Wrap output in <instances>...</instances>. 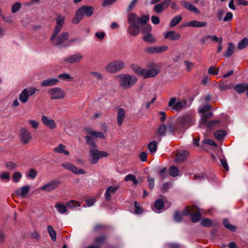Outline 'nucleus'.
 I'll return each mask as SVG.
<instances>
[{
  "instance_id": "62",
  "label": "nucleus",
  "mask_w": 248,
  "mask_h": 248,
  "mask_svg": "<svg viewBox=\"0 0 248 248\" xmlns=\"http://www.w3.org/2000/svg\"><path fill=\"white\" fill-rule=\"evenodd\" d=\"M232 17H233V15L231 12H227L226 13L225 17L223 18V20L224 22L228 21L231 20L232 18Z\"/></svg>"
},
{
  "instance_id": "54",
  "label": "nucleus",
  "mask_w": 248,
  "mask_h": 248,
  "mask_svg": "<svg viewBox=\"0 0 248 248\" xmlns=\"http://www.w3.org/2000/svg\"><path fill=\"white\" fill-rule=\"evenodd\" d=\"M67 205L71 208H74L76 207L79 206L80 205V204L78 202L71 200L67 202Z\"/></svg>"
},
{
  "instance_id": "16",
  "label": "nucleus",
  "mask_w": 248,
  "mask_h": 248,
  "mask_svg": "<svg viewBox=\"0 0 248 248\" xmlns=\"http://www.w3.org/2000/svg\"><path fill=\"white\" fill-rule=\"evenodd\" d=\"M43 124L50 129H54L57 127L55 121L48 116L43 115L41 118Z\"/></svg>"
},
{
  "instance_id": "29",
  "label": "nucleus",
  "mask_w": 248,
  "mask_h": 248,
  "mask_svg": "<svg viewBox=\"0 0 248 248\" xmlns=\"http://www.w3.org/2000/svg\"><path fill=\"white\" fill-rule=\"evenodd\" d=\"M189 153L186 151H182L178 153L175 161L178 162H181L185 161L188 156Z\"/></svg>"
},
{
  "instance_id": "56",
  "label": "nucleus",
  "mask_w": 248,
  "mask_h": 248,
  "mask_svg": "<svg viewBox=\"0 0 248 248\" xmlns=\"http://www.w3.org/2000/svg\"><path fill=\"white\" fill-rule=\"evenodd\" d=\"M219 69L214 66H211L208 69V74L213 75H217L218 73Z\"/></svg>"
},
{
  "instance_id": "32",
  "label": "nucleus",
  "mask_w": 248,
  "mask_h": 248,
  "mask_svg": "<svg viewBox=\"0 0 248 248\" xmlns=\"http://www.w3.org/2000/svg\"><path fill=\"white\" fill-rule=\"evenodd\" d=\"M55 207L57 209V211L61 214H64L67 211L66 206L60 202H57L55 205Z\"/></svg>"
},
{
  "instance_id": "58",
  "label": "nucleus",
  "mask_w": 248,
  "mask_h": 248,
  "mask_svg": "<svg viewBox=\"0 0 248 248\" xmlns=\"http://www.w3.org/2000/svg\"><path fill=\"white\" fill-rule=\"evenodd\" d=\"M201 224L206 227L211 226L212 224L211 220L208 218H203L201 221Z\"/></svg>"
},
{
  "instance_id": "55",
  "label": "nucleus",
  "mask_w": 248,
  "mask_h": 248,
  "mask_svg": "<svg viewBox=\"0 0 248 248\" xmlns=\"http://www.w3.org/2000/svg\"><path fill=\"white\" fill-rule=\"evenodd\" d=\"M21 7V4L19 2H16L13 4L12 6V12L13 13H15L17 12L20 9Z\"/></svg>"
},
{
  "instance_id": "39",
  "label": "nucleus",
  "mask_w": 248,
  "mask_h": 248,
  "mask_svg": "<svg viewBox=\"0 0 248 248\" xmlns=\"http://www.w3.org/2000/svg\"><path fill=\"white\" fill-rule=\"evenodd\" d=\"M182 20V16L180 15H177L174 16L170 21V26L173 27L178 24Z\"/></svg>"
},
{
  "instance_id": "51",
  "label": "nucleus",
  "mask_w": 248,
  "mask_h": 248,
  "mask_svg": "<svg viewBox=\"0 0 248 248\" xmlns=\"http://www.w3.org/2000/svg\"><path fill=\"white\" fill-rule=\"evenodd\" d=\"M37 175V172L34 169H31L26 174V176L28 178L34 179Z\"/></svg>"
},
{
  "instance_id": "31",
  "label": "nucleus",
  "mask_w": 248,
  "mask_h": 248,
  "mask_svg": "<svg viewBox=\"0 0 248 248\" xmlns=\"http://www.w3.org/2000/svg\"><path fill=\"white\" fill-rule=\"evenodd\" d=\"M248 88V85L245 83L238 84L234 87V90L238 93H244Z\"/></svg>"
},
{
  "instance_id": "22",
  "label": "nucleus",
  "mask_w": 248,
  "mask_h": 248,
  "mask_svg": "<svg viewBox=\"0 0 248 248\" xmlns=\"http://www.w3.org/2000/svg\"><path fill=\"white\" fill-rule=\"evenodd\" d=\"M164 38L171 41H178L181 38V35L178 32L174 31H168L164 33Z\"/></svg>"
},
{
  "instance_id": "10",
  "label": "nucleus",
  "mask_w": 248,
  "mask_h": 248,
  "mask_svg": "<svg viewBox=\"0 0 248 248\" xmlns=\"http://www.w3.org/2000/svg\"><path fill=\"white\" fill-rule=\"evenodd\" d=\"M37 90V89L34 87H30L24 89L19 95V100L23 104L26 103L30 96L34 94Z\"/></svg>"
},
{
  "instance_id": "18",
  "label": "nucleus",
  "mask_w": 248,
  "mask_h": 248,
  "mask_svg": "<svg viewBox=\"0 0 248 248\" xmlns=\"http://www.w3.org/2000/svg\"><path fill=\"white\" fill-rule=\"evenodd\" d=\"M62 166L64 168L77 174H82L85 173V171L83 169H78L73 164L69 162H64L62 164Z\"/></svg>"
},
{
  "instance_id": "26",
  "label": "nucleus",
  "mask_w": 248,
  "mask_h": 248,
  "mask_svg": "<svg viewBox=\"0 0 248 248\" xmlns=\"http://www.w3.org/2000/svg\"><path fill=\"white\" fill-rule=\"evenodd\" d=\"M125 118V111L124 108L118 109L117 113V121L119 126H121Z\"/></svg>"
},
{
  "instance_id": "25",
  "label": "nucleus",
  "mask_w": 248,
  "mask_h": 248,
  "mask_svg": "<svg viewBox=\"0 0 248 248\" xmlns=\"http://www.w3.org/2000/svg\"><path fill=\"white\" fill-rule=\"evenodd\" d=\"M85 131L87 134V136H89L91 139V137L98 138L101 139H104L105 136L104 134L101 132H96L90 128H86Z\"/></svg>"
},
{
  "instance_id": "13",
  "label": "nucleus",
  "mask_w": 248,
  "mask_h": 248,
  "mask_svg": "<svg viewBox=\"0 0 248 248\" xmlns=\"http://www.w3.org/2000/svg\"><path fill=\"white\" fill-rule=\"evenodd\" d=\"M168 46L166 45H161L159 46H153L146 47L145 51L149 54H158L167 51Z\"/></svg>"
},
{
  "instance_id": "2",
  "label": "nucleus",
  "mask_w": 248,
  "mask_h": 248,
  "mask_svg": "<svg viewBox=\"0 0 248 248\" xmlns=\"http://www.w3.org/2000/svg\"><path fill=\"white\" fill-rule=\"evenodd\" d=\"M149 20L148 15H143L140 17L137 14L130 13L127 16V21L130 24L127 28L128 33L133 36L137 35L140 32L139 23L145 24Z\"/></svg>"
},
{
  "instance_id": "61",
  "label": "nucleus",
  "mask_w": 248,
  "mask_h": 248,
  "mask_svg": "<svg viewBox=\"0 0 248 248\" xmlns=\"http://www.w3.org/2000/svg\"><path fill=\"white\" fill-rule=\"evenodd\" d=\"M5 165L6 167L10 170H14L16 169L17 166L16 163L12 162H7Z\"/></svg>"
},
{
  "instance_id": "6",
  "label": "nucleus",
  "mask_w": 248,
  "mask_h": 248,
  "mask_svg": "<svg viewBox=\"0 0 248 248\" xmlns=\"http://www.w3.org/2000/svg\"><path fill=\"white\" fill-rule=\"evenodd\" d=\"M93 14V7L88 6H81L76 12L75 16L72 19V22L74 24H77L82 19L84 16L90 17Z\"/></svg>"
},
{
  "instance_id": "17",
  "label": "nucleus",
  "mask_w": 248,
  "mask_h": 248,
  "mask_svg": "<svg viewBox=\"0 0 248 248\" xmlns=\"http://www.w3.org/2000/svg\"><path fill=\"white\" fill-rule=\"evenodd\" d=\"M171 0H164L161 2L156 4L153 8L154 11L157 13H160L166 10L170 4Z\"/></svg>"
},
{
  "instance_id": "44",
  "label": "nucleus",
  "mask_w": 248,
  "mask_h": 248,
  "mask_svg": "<svg viewBox=\"0 0 248 248\" xmlns=\"http://www.w3.org/2000/svg\"><path fill=\"white\" fill-rule=\"evenodd\" d=\"M190 218L193 222H197L201 218V214L199 212L195 214H190Z\"/></svg>"
},
{
  "instance_id": "33",
  "label": "nucleus",
  "mask_w": 248,
  "mask_h": 248,
  "mask_svg": "<svg viewBox=\"0 0 248 248\" xmlns=\"http://www.w3.org/2000/svg\"><path fill=\"white\" fill-rule=\"evenodd\" d=\"M213 115V113L212 112H209L206 114H203L202 116L200 121V126H202V125H205L207 124V120L210 118Z\"/></svg>"
},
{
  "instance_id": "57",
  "label": "nucleus",
  "mask_w": 248,
  "mask_h": 248,
  "mask_svg": "<svg viewBox=\"0 0 248 248\" xmlns=\"http://www.w3.org/2000/svg\"><path fill=\"white\" fill-rule=\"evenodd\" d=\"M90 74L96 79L102 80L103 78L102 75L98 72L92 71Z\"/></svg>"
},
{
  "instance_id": "12",
  "label": "nucleus",
  "mask_w": 248,
  "mask_h": 248,
  "mask_svg": "<svg viewBox=\"0 0 248 248\" xmlns=\"http://www.w3.org/2000/svg\"><path fill=\"white\" fill-rule=\"evenodd\" d=\"M61 184V181L57 179H55L49 181L44 185L40 187L42 191L46 192H50L56 189Z\"/></svg>"
},
{
  "instance_id": "64",
  "label": "nucleus",
  "mask_w": 248,
  "mask_h": 248,
  "mask_svg": "<svg viewBox=\"0 0 248 248\" xmlns=\"http://www.w3.org/2000/svg\"><path fill=\"white\" fill-rule=\"evenodd\" d=\"M152 30V27L150 25H146L144 26L142 30V32L143 34H146L150 32Z\"/></svg>"
},
{
  "instance_id": "11",
  "label": "nucleus",
  "mask_w": 248,
  "mask_h": 248,
  "mask_svg": "<svg viewBox=\"0 0 248 248\" xmlns=\"http://www.w3.org/2000/svg\"><path fill=\"white\" fill-rule=\"evenodd\" d=\"M169 106L171 107L172 110L178 111L182 109L188 108L189 106L187 105L186 101L184 100L181 101L176 102L175 98H171L169 102Z\"/></svg>"
},
{
  "instance_id": "15",
  "label": "nucleus",
  "mask_w": 248,
  "mask_h": 248,
  "mask_svg": "<svg viewBox=\"0 0 248 248\" xmlns=\"http://www.w3.org/2000/svg\"><path fill=\"white\" fill-rule=\"evenodd\" d=\"M19 135L20 140L23 144L28 143L31 139V132L25 127L21 128Z\"/></svg>"
},
{
  "instance_id": "34",
  "label": "nucleus",
  "mask_w": 248,
  "mask_h": 248,
  "mask_svg": "<svg viewBox=\"0 0 248 248\" xmlns=\"http://www.w3.org/2000/svg\"><path fill=\"white\" fill-rule=\"evenodd\" d=\"M65 146L64 145L60 144L58 147L54 148V151L56 153L59 154L63 153L66 155H68L69 152L67 150H65Z\"/></svg>"
},
{
  "instance_id": "60",
  "label": "nucleus",
  "mask_w": 248,
  "mask_h": 248,
  "mask_svg": "<svg viewBox=\"0 0 248 248\" xmlns=\"http://www.w3.org/2000/svg\"><path fill=\"white\" fill-rule=\"evenodd\" d=\"M184 63L186 67V69L188 71H190L191 69L194 66V63L191 62L185 61Z\"/></svg>"
},
{
  "instance_id": "40",
  "label": "nucleus",
  "mask_w": 248,
  "mask_h": 248,
  "mask_svg": "<svg viewBox=\"0 0 248 248\" xmlns=\"http://www.w3.org/2000/svg\"><path fill=\"white\" fill-rule=\"evenodd\" d=\"M248 46V38L246 37L241 40L238 44V48L242 49Z\"/></svg>"
},
{
  "instance_id": "14",
  "label": "nucleus",
  "mask_w": 248,
  "mask_h": 248,
  "mask_svg": "<svg viewBox=\"0 0 248 248\" xmlns=\"http://www.w3.org/2000/svg\"><path fill=\"white\" fill-rule=\"evenodd\" d=\"M83 58V56L80 53L78 52L64 57L63 61L70 64L77 63L80 62Z\"/></svg>"
},
{
  "instance_id": "23",
  "label": "nucleus",
  "mask_w": 248,
  "mask_h": 248,
  "mask_svg": "<svg viewBox=\"0 0 248 248\" xmlns=\"http://www.w3.org/2000/svg\"><path fill=\"white\" fill-rule=\"evenodd\" d=\"M119 187V185H114L108 187L105 193L106 199L108 201L110 200L112 196L116 193Z\"/></svg>"
},
{
  "instance_id": "4",
  "label": "nucleus",
  "mask_w": 248,
  "mask_h": 248,
  "mask_svg": "<svg viewBox=\"0 0 248 248\" xmlns=\"http://www.w3.org/2000/svg\"><path fill=\"white\" fill-rule=\"evenodd\" d=\"M85 139L87 143L90 145L91 148L90 150L89 161L91 164H96L99 158L108 155V153L104 151H98L97 145L89 136H86Z\"/></svg>"
},
{
  "instance_id": "9",
  "label": "nucleus",
  "mask_w": 248,
  "mask_h": 248,
  "mask_svg": "<svg viewBox=\"0 0 248 248\" xmlns=\"http://www.w3.org/2000/svg\"><path fill=\"white\" fill-rule=\"evenodd\" d=\"M180 123L183 126L189 127L195 124L196 119L195 115L191 112H188L183 114L180 118Z\"/></svg>"
},
{
  "instance_id": "28",
  "label": "nucleus",
  "mask_w": 248,
  "mask_h": 248,
  "mask_svg": "<svg viewBox=\"0 0 248 248\" xmlns=\"http://www.w3.org/2000/svg\"><path fill=\"white\" fill-rule=\"evenodd\" d=\"M207 24V22L205 21L200 22L195 20H193L187 23L186 26L194 28H202L205 27Z\"/></svg>"
},
{
  "instance_id": "38",
  "label": "nucleus",
  "mask_w": 248,
  "mask_h": 248,
  "mask_svg": "<svg viewBox=\"0 0 248 248\" xmlns=\"http://www.w3.org/2000/svg\"><path fill=\"white\" fill-rule=\"evenodd\" d=\"M58 78L63 81H69L73 79V78L70 75L67 73H62L58 76Z\"/></svg>"
},
{
  "instance_id": "30",
  "label": "nucleus",
  "mask_w": 248,
  "mask_h": 248,
  "mask_svg": "<svg viewBox=\"0 0 248 248\" xmlns=\"http://www.w3.org/2000/svg\"><path fill=\"white\" fill-rule=\"evenodd\" d=\"M154 211L156 213L160 212V210L164 207V202L162 199H159L155 201L154 204Z\"/></svg>"
},
{
  "instance_id": "59",
  "label": "nucleus",
  "mask_w": 248,
  "mask_h": 248,
  "mask_svg": "<svg viewBox=\"0 0 248 248\" xmlns=\"http://www.w3.org/2000/svg\"><path fill=\"white\" fill-rule=\"evenodd\" d=\"M134 206L135 208V213L137 214H141L142 212V209L140 207L139 204L137 202H134Z\"/></svg>"
},
{
  "instance_id": "35",
  "label": "nucleus",
  "mask_w": 248,
  "mask_h": 248,
  "mask_svg": "<svg viewBox=\"0 0 248 248\" xmlns=\"http://www.w3.org/2000/svg\"><path fill=\"white\" fill-rule=\"evenodd\" d=\"M47 232L49 233V236L51 238V240L53 241H55L56 240V232L53 227L48 225L47 227Z\"/></svg>"
},
{
  "instance_id": "36",
  "label": "nucleus",
  "mask_w": 248,
  "mask_h": 248,
  "mask_svg": "<svg viewBox=\"0 0 248 248\" xmlns=\"http://www.w3.org/2000/svg\"><path fill=\"white\" fill-rule=\"evenodd\" d=\"M157 143L155 141L150 142L148 145V149L151 154H154L157 150Z\"/></svg>"
},
{
  "instance_id": "43",
  "label": "nucleus",
  "mask_w": 248,
  "mask_h": 248,
  "mask_svg": "<svg viewBox=\"0 0 248 248\" xmlns=\"http://www.w3.org/2000/svg\"><path fill=\"white\" fill-rule=\"evenodd\" d=\"M179 171L177 167L171 166L169 170L170 175L172 177H176L179 175Z\"/></svg>"
},
{
  "instance_id": "50",
  "label": "nucleus",
  "mask_w": 248,
  "mask_h": 248,
  "mask_svg": "<svg viewBox=\"0 0 248 248\" xmlns=\"http://www.w3.org/2000/svg\"><path fill=\"white\" fill-rule=\"evenodd\" d=\"M106 238V237L104 235H102L95 238L94 240L95 245H98L101 247V245L104 242Z\"/></svg>"
},
{
  "instance_id": "21",
  "label": "nucleus",
  "mask_w": 248,
  "mask_h": 248,
  "mask_svg": "<svg viewBox=\"0 0 248 248\" xmlns=\"http://www.w3.org/2000/svg\"><path fill=\"white\" fill-rule=\"evenodd\" d=\"M64 21L65 17L64 16L62 15L58 16L56 19V25L55 27L53 32H55V34H59L60 32Z\"/></svg>"
},
{
  "instance_id": "3",
  "label": "nucleus",
  "mask_w": 248,
  "mask_h": 248,
  "mask_svg": "<svg viewBox=\"0 0 248 248\" xmlns=\"http://www.w3.org/2000/svg\"><path fill=\"white\" fill-rule=\"evenodd\" d=\"M69 36V33L67 31H63L61 34H55V32H53L51 37V41L55 46L59 47H68L71 45V43L76 42L78 40L77 38H75L70 39L68 42H66Z\"/></svg>"
},
{
  "instance_id": "7",
  "label": "nucleus",
  "mask_w": 248,
  "mask_h": 248,
  "mask_svg": "<svg viewBox=\"0 0 248 248\" xmlns=\"http://www.w3.org/2000/svg\"><path fill=\"white\" fill-rule=\"evenodd\" d=\"M124 66L125 63L122 60H115L106 65L105 70L108 73L115 74L121 70Z\"/></svg>"
},
{
  "instance_id": "46",
  "label": "nucleus",
  "mask_w": 248,
  "mask_h": 248,
  "mask_svg": "<svg viewBox=\"0 0 248 248\" xmlns=\"http://www.w3.org/2000/svg\"><path fill=\"white\" fill-rule=\"evenodd\" d=\"M225 135L226 132L223 130H218L214 133L215 137L219 140H221Z\"/></svg>"
},
{
  "instance_id": "24",
  "label": "nucleus",
  "mask_w": 248,
  "mask_h": 248,
  "mask_svg": "<svg viewBox=\"0 0 248 248\" xmlns=\"http://www.w3.org/2000/svg\"><path fill=\"white\" fill-rule=\"evenodd\" d=\"M59 82L58 79L48 78L41 81L40 85L43 87H49L57 85Z\"/></svg>"
},
{
  "instance_id": "63",
  "label": "nucleus",
  "mask_w": 248,
  "mask_h": 248,
  "mask_svg": "<svg viewBox=\"0 0 248 248\" xmlns=\"http://www.w3.org/2000/svg\"><path fill=\"white\" fill-rule=\"evenodd\" d=\"M28 123L31 124L32 128L37 129L38 127L39 123L34 120H29Z\"/></svg>"
},
{
  "instance_id": "8",
  "label": "nucleus",
  "mask_w": 248,
  "mask_h": 248,
  "mask_svg": "<svg viewBox=\"0 0 248 248\" xmlns=\"http://www.w3.org/2000/svg\"><path fill=\"white\" fill-rule=\"evenodd\" d=\"M47 92L51 100L62 99L65 96L64 90L60 87L50 88Z\"/></svg>"
},
{
  "instance_id": "41",
  "label": "nucleus",
  "mask_w": 248,
  "mask_h": 248,
  "mask_svg": "<svg viewBox=\"0 0 248 248\" xmlns=\"http://www.w3.org/2000/svg\"><path fill=\"white\" fill-rule=\"evenodd\" d=\"M125 181H132L134 185H137L138 183V181L136 179L135 175L133 174H128L124 178Z\"/></svg>"
},
{
  "instance_id": "45",
  "label": "nucleus",
  "mask_w": 248,
  "mask_h": 248,
  "mask_svg": "<svg viewBox=\"0 0 248 248\" xmlns=\"http://www.w3.org/2000/svg\"><path fill=\"white\" fill-rule=\"evenodd\" d=\"M211 105L209 104H207L204 106H200L199 108V112L201 113H204L211 108Z\"/></svg>"
},
{
  "instance_id": "37",
  "label": "nucleus",
  "mask_w": 248,
  "mask_h": 248,
  "mask_svg": "<svg viewBox=\"0 0 248 248\" xmlns=\"http://www.w3.org/2000/svg\"><path fill=\"white\" fill-rule=\"evenodd\" d=\"M234 49V46L233 44L232 43H229L227 49L224 54V57H229L231 56L233 53Z\"/></svg>"
},
{
  "instance_id": "19",
  "label": "nucleus",
  "mask_w": 248,
  "mask_h": 248,
  "mask_svg": "<svg viewBox=\"0 0 248 248\" xmlns=\"http://www.w3.org/2000/svg\"><path fill=\"white\" fill-rule=\"evenodd\" d=\"M62 166L64 168L77 174H82L85 173V171L83 169H78L73 164L69 162H64L62 164Z\"/></svg>"
},
{
  "instance_id": "53",
  "label": "nucleus",
  "mask_w": 248,
  "mask_h": 248,
  "mask_svg": "<svg viewBox=\"0 0 248 248\" xmlns=\"http://www.w3.org/2000/svg\"><path fill=\"white\" fill-rule=\"evenodd\" d=\"M167 131V127L164 124L161 125L158 130V132L159 135L164 136L165 135Z\"/></svg>"
},
{
  "instance_id": "27",
  "label": "nucleus",
  "mask_w": 248,
  "mask_h": 248,
  "mask_svg": "<svg viewBox=\"0 0 248 248\" xmlns=\"http://www.w3.org/2000/svg\"><path fill=\"white\" fill-rule=\"evenodd\" d=\"M181 4L186 9L189 11H192L196 14H199L200 11L199 9L194 5L185 1H182Z\"/></svg>"
},
{
  "instance_id": "42",
  "label": "nucleus",
  "mask_w": 248,
  "mask_h": 248,
  "mask_svg": "<svg viewBox=\"0 0 248 248\" xmlns=\"http://www.w3.org/2000/svg\"><path fill=\"white\" fill-rule=\"evenodd\" d=\"M143 39L147 42L153 43L155 42V39L151 33H147L143 37Z\"/></svg>"
},
{
  "instance_id": "49",
  "label": "nucleus",
  "mask_w": 248,
  "mask_h": 248,
  "mask_svg": "<svg viewBox=\"0 0 248 248\" xmlns=\"http://www.w3.org/2000/svg\"><path fill=\"white\" fill-rule=\"evenodd\" d=\"M10 173L8 172L4 171L0 173V179L1 180L8 182L10 180Z\"/></svg>"
},
{
  "instance_id": "1",
  "label": "nucleus",
  "mask_w": 248,
  "mask_h": 248,
  "mask_svg": "<svg viewBox=\"0 0 248 248\" xmlns=\"http://www.w3.org/2000/svg\"><path fill=\"white\" fill-rule=\"evenodd\" d=\"M161 63L157 64L155 62H152L148 64L149 69L142 68L138 64H132L130 65V68L134 72L143 78H148L155 77L160 72V67Z\"/></svg>"
},
{
  "instance_id": "47",
  "label": "nucleus",
  "mask_w": 248,
  "mask_h": 248,
  "mask_svg": "<svg viewBox=\"0 0 248 248\" xmlns=\"http://www.w3.org/2000/svg\"><path fill=\"white\" fill-rule=\"evenodd\" d=\"M223 224L227 229L231 230V231H235L236 230L235 227L230 224L227 219H224L223 220Z\"/></svg>"
},
{
  "instance_id": "5",
  "label": "nucleus",
  "mask_w": 248,
  "mask_h": 248,
  "mask_svg": "<svg viewBox=\"0 0 248 248\" xmlns=\"http://www.w3.org/2000/svg\"><path fill=\"white\" fill-rule=\"evenodd\" d=\"M115 78L118 81L120 86L124 89H130L138 81V78L136 76L128 74L116 75Z\"/></svg>"
},
{
  "instance_id": "52",
  "label": "nucleus",
  "mask_w": 248,
  "mask_h": 248,
  "mask_svg": "<svg viewBox=\"0 0 248 248\" xmlns=\"http://www.w3.org/2000/svg\"><path fill=\"white\" fill-rule=\"evenodd\" d=\"M182 215L178 211H175L173 216V219L175 222H180L182 220Z\"/></svg>"
},
{
  "instance_id": "20",
  "label": "nucleus",
  "mask_w": 248,
  "mask_h": 248,
  "mask_svg": "<svg viewBox=\"0 0 248 248\" xmlns=\"http://www.w3.org/2000/svg\"><path fill=\"white\" fill-rule=\"evenodd\" d=\"M30 189L31 186L30 185H25L21 187L19 189H16L15 191V193L17 197L26 198L28 197Z\"/></svg>"
},
{
  "instance_id": "48",
  "label": "nucleus",
  "mask_w": 248,
  "mask_h": 248,
  "mask_svg": "<svg viewBox=\"0 0 248 248\" xmlns=\"http://www.w3.org/2000/svg\"><path fill=\"white\" fill-rule=\"evenodd\" d=\"M22 174L19 171H16L13 175V180L15 183H18L20 181L22 178Z\"/></svg>"
}]
</instances>
